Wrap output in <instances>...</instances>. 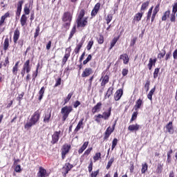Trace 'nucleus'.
Segmentation results:
<instances>
[{
  "mask_svg": "<svg viewBox=\"0 0 177 177\" xmlns=\"http://www.w3.org/2000/svg\"><path fill=\"white\" fill-rule=\"evenodd\" d=\"M39 118H41L39 111H35L30 120L25 124V129H30V128L34 127V125H37V123L39 121Z\"/></svg>",
  "mask_w": 177,
  "mask_h": 177,
  "instance_id": "f257e3e1",
  "label": "nucleus"
},
{
  "mask_svg": "<svg viewBox=\"0 0 177 177\" xmlns=\"http://www.w3.org/2000/svg\"><path fill=\"white\" fill-rule=\"evenodd\" d=\"M73 111V106H65L61 109V114L62 115V121H66L68 118L70 113Z\"/></svg>",
  "mask_w": 177,
  "mask_h": 177,
  "instance_id": "f03ea898",
  "label": "nucleus"
},
{
  "mask_svg": "<svg viewBox=\"0 0 177 177\" xmlns=\"http://www.w3.org/2000/svg\"><path fill=\"white\" fill-rule=\"evenodd\" d=\"M74 168V165L70 164V162L65 163L64 166L62 167V175L66 177L67 174Z\"/></svg>",
  "mask_w": 177,
  "mask_h": 177,
  "instance_id": "7ed1b4c3",
  "label": "nucleus"
},
{
  "mask_svg": "<svg viewBox=\"0 0 177 177\" xmlns=\"http://www.w3.org/2000/svg\"><path fill=\"white\" fill-rule=\"evenodd\" d=\"M70 149H71V146L68 145H64L62 149V158L64 160L66 158V154H68V151H70Z\"/></svg>",
  "mask_w": 177,
  "mask_h": 177,
  "instance_id": "20e7f679",
  "label": "nucleus"
},
{
  "mask_svg": "<svg viewBox=\"0 0 177 177\" xmlns=\"http://www.w3.org/2000/svg\"><path fill=\"white\" fill-rule=\"evenodd\" d=\"M77 27L84 28L85 26L88 24V17H85L84 19H77L76 20Z\"/></svg>",
  "mask_w": 177,
  "mask_h": 177,
  "instance_id": "39448f33",
  "label": "nucleus"
},
{
  "mask_svg": "<svg viewBox=\"0 0 177 177\" xmlns=\"http://www.w3.org/2000/svg\"><path fill=\"white\" fill-rule=\"evenodd\" d=\"M60 133H62V131H55L53 136H52V141L51 143L53 145H55L59 142V139L60 138Z\"/></svg>",
  "mask_w": 177,
  "mask_h": 177,
  "instance_id": "423d86ee",
  "label": "nucleus"
},
{
  "mask_svg": "<svg viewBox=\"0 0 177 177\" xmlns=\"http://www.w3.org/2000/svg\"><path fill=\"white\" fill-rule=\"evenodd\" d=\"M70 52H71V47H68L66 49L65 55L62 59L63 66H64V64H66L67 62V60H68V57H70Z\"/></svg>",
  "mask_w": 177,
  "mask_h": 177,
  "instance_id": "0eeeda50",
  "label": "nucleus"
},
{
  "mask_svg": "<svg viewBox=\"0 0 177 177\" xmlns=\"http://www.w3.org/2000/svg\"><path fill=\"white\" fill-rule=\"evenodd\" d=\"M37 176L38 177H48V176H49V173L46 172V169H44V167H40L39 168Z\"/></svg>",
  "mask_w": 177,
  "mask_h": 177,
  "instance_id": "6e6552de",
  "label": "nucleus"
},
{
  "mask_svg": "<svg viewBox=\"0 0 177 177\" xmlns=\"http://www.w3.org/2000/svg\"><path fill=\"white\" fill-rule=\"evenodd\" d=\"M25 71H26L27 74H29L31 71V65H30V59H28L24 64L23 68Z\"/></svg>",
  "mask_w": 177,
  "mask_h": 177,
  "instance_id": "1a4fd4ad",
  "label": "nucleus"
},
{
  "mask_svg": "<svg viewBox=\"0 0 177 177\" xmlns=\"http://www.w3.org/2000/svg\"><path fill=\"white\" fill-rule=\"evenodd\" d=\"M91 74H93V70L91 68H86L82 73V78H85L86 77H89Z\"/></svg>",
  "mask_w": 177,
  "mask_h": 177,
  "instance_id": "9d476101",
  "label": "nucleus"
},
{
  "mask_svg": "<svg viewBox=\"0 0 177 177\" xmlns=\"http://www.w3.org/2000/svg\"><path fill=\"white\" fill-rule=\"evenodd\" d=\"M166 132L169 133V135H174V126H172V122H169L165 127Z\"/></svg>",
  "mask_w": 177,
  "mask_h": 177,
  "instance_id": "9b49d317",
  "label": "nucleus"
},
{
  "mask_svg": "<svg viewBox=\"0 0 177 177\" xmlns=\"http://www.w3.org/2000/svg\"><path fill=\"white\" fill-rule=\"evenodd\" d=\"M139 128H140V125L138 124H130L128 127V131H130V132H137V131H139Z\"/></svg>",
  "mask_w": 177,
  "mask_h": 177,
  "instance_id": "f8f14e48",
  "label": "nucleus"
},
{
  "mask_svg": "<svg viewBox=\"0 0 177 177\" xmlns=\"http://www.w3.org/2000/svg\"><path fill=\"white\" fill-rule=\"evenodd\" d=\"M113 132H114V129H111L110 127H109L104 133V140L109 139V138H110V136L111 135V133H113Z\"/></svg>",
  "mask_w": 177,
  "mask_h": 177,
  "instance_id": "ddd939ff",
  "label": "nucleus"
},
{
  "mask_svg": "<svg viewBox=\"0 0 177 177\" xmlns=\"http://www.w3.org/2000/svg\"><path fill=\"white\" fill-rule=\"evenodd\" d=\"M100 109H102V102H97L95 106H93L91 111L93 114H95V113H99L100 111Z\"/></svg>",
  "mask_w": 177,
  "mask_h": 177,
  "instance_id": "4468645a",
  "label": "nucleus"
},
{
  "mask_svg": "<svg viewBox=\"0 0 177 177\" xmlns=\"http://www.w3.org/2000/svg\"><path fill=\"white\" fill-rule=\"evenodd\" d=\"M122 93H123L122 89L120 88L117 90V91L114 95V99L116 102L121 99V97L122 96Z\"/></svg>",
  "mask_w": 177,
  "mask_h": 177,
  "instance_id": "2eb2a0df",
  "label": "nucleus"
},
{
  "mask_svg": "<svg viewBox=\"0 0 177 177\" xmlns=\"http://www.w3.org/2000/svg\"><path fill=\"white\" fill-rule=\"evenodd\" d=\"M8 17H10V13H9V12H6L5 15L1 16L0 19V27H2V26H3V24L5 23V20H6Z\"/></svg>",
  "mask_w": 177,
  "mask_h": 177,
  "instance_id": "dca6fc26",
  "label": "nucleus"
},
{
  "mask_svg": "<svg viewBox=\"0 0 177 177\" xmlns=\"http://www.w3.org/2000/svg\"><path fill=\"white\" fill-rule=\"evenodd\" d=\"M19 38H20V30H19V29H16L14 31V36H13V41L15 44H17V41H19Z\"/></svg>",
  "mask_w": 177,
  "mask_h": 177,
  "instance_id": "f3484780",
  "label": "nucleus"
},
{
  "mask_svg": "<svg viewBox=\"0 0 177 177\" xmlns=\"http://www.w3.org/2000/svg\"><path fill=\"white\" fill-rule=\"evenodd\" d=\"M84 42H85V40H84V39H82L80 41V43L78 44H77V46L74 50L75 53H76V54L80 53V50L82 48V45H84Z\"/></svg>",
  "mask_w": 177,
  "mask_h": 177,
  "instance_id": "a211bd4d",
  "label": "nucleus"
},
{
  "mask_svg": "<svg viewBox=\"0 0 177 177\" xmlns=\"http://www.w3.org/2000/svg\"><path fill=\"white\" fill-rule=\"evenodd\" d=\"M72 19L71 13L67 12L64 14L62 20L63 21H71Z\"/></svg>",
  "mask_w": 177,
  "mask_h": 177,
  "instance_id": "6ab92c4d",
  "label": "nucleus"
},
{
  "mask_svg": "<svg viewBox=\"0 0 177 177\" xmlns=\"http://www.w3.org/2000/svg\"><path fill=\"white\" fill-rule=\"evenodd\" d=\"M84 118H82L78 122L77 127L75 129V132H78V131H80V129H81V128L83 129L84 128Z\"/></svg>",
  "mask_w": 177,
  "mask_h": 177,
  "instance_id": "aec40b11",
  "label": "nucleus"
},
{
  "mask_svg": "<svg viewBox=\"0 0 177 177\" xmlns=\"http://www.w3.org/2000/svg\"><path fill=\"white\" fill-rule=\"evenodd\" d=\"M110 115H111V108H109L108 111L103 112L102 115V118H104L105 120H109V118H110Z\"/></svg>",
  "mask_w": 177,
  "mask_h": 177,
  "instance_id": "412c9836",
  "label": "nucleus"
},
{
  "mask_svg": "<svg viewBox=\"0 0 177 177\" xmlns=\"http://www.w3.org/2000/svg\"><path fill=\"white\" fill-rule=\"evenodd\" d=\"M27 19H28V17H27V16H26V15H21V19H20V23H21V27H24V26H27Z\"/></svg>",
  "mask_w": 177,
  "mask_h": 177,
  "instance_id": "4be33fe9",
  "label": "nucleus"
},
{
  "mask_svg": "<svg viewBox=\"0 0 177 177\" xmlns=\"http://www.w3.org/2000/svg\"><path fill=\"white\" fill-rule=\"evenodd\" d=\"M50 117H52V114L50 113V112H46L44 114V122L45 124H48V122H49V121L50 120Z\"/></svg>",
  "mask_w": 177,
  "mask_h": 177,
  "instance_id": "5701e85b",
  "label": "nucleus"
},
{
  "mask_svg": "<svg viewBox=\"0 0 177 177\" xmlns=\"http://www.w3.org/2000/svg\"><path fill=\"white\" fill-rule=\"evenodd\" d=\"M143 15L144 12L136 14L133 18V21H140L142 20V17H143Z\"/></svg>",
  "mask_w": 177,
  "mask_h": 177,
  "instance_id": "b1692460",
  "label": "nucleus"
},
{
  "mask_svg": "<svg viewBox=\"0 0 177 177\" xmlns=\"http://www.w3.org/2000/svg\"><path fill=\"white\" fill-rule=\"evenodd\" d=\"M120 59L123 60L124 64H128L129 62V57H128V55L127 54H122L120 55Z\"/></svg>",
  "mask_w": 177,
  "mask_h": 177,
  "instance_id": "393cba45",
  "label": "nucleus"
},
{
  "mask_svg": "<svg viewBox=\"0 0 177 177\" xmlns=\"http://www.w3.org/2000/svg\"><path fill=\"white\" fill-rule=\"evenodd\" d=\"M164 170V165L158 163L156 167V174H162Z\"/></svg>",
  "mask_w": 177,
  "mask_h": 177,
  "instance_id": "a878e982",
  "label": "nucleus"
},
{
  "mask_svg": "<svg viewBox=\"0 0 177 177\" xmlns=\"http://www.w3.org/2000/svg\"><path fill=\"white\" fill-rule=\"evenodd\" d=\"M113 91H114V88L109 87L104 95V99H109L113 95Z\"/></svg>",
  "mask_w": 177,
  "mask_h": 177,
  "instance_id": "bb28decb",
  "label": "nucleus"
},
{
  "mask_svg": "<svg viewBox=\"0 0 177 177\" xmlns=\"http://www.w3.org/2000/svg\"><path fill=\"white\" fill-rule=\"evenodd\" d=\"M88 145H89V142H84L83 145L78 150L79 154H82V153H84V151L88 147Z\"/></svg>",
  "mask_w": 177,
  "mask_h": 177,
  "instance_id": "cd10ccee",
  "label": "nucleus"
},
{
  "mask_svg": "<svg viewBox=\"0 0 177 177\" xmlns=\"http://www.w3.org/2000/svg\"><path fill=\"white\" fill-rule=\"evenodd\" d=\"M149 3H150V1H146L142 4L141 8H140V12L142 13H143V12L145 13V10H146L147 9Z\"/></svg>",
  "mask_w": 177,
  "mask_h": 177,
  "instance_id": "c85d7f7f",
  "label": "nucleus"
},
{
  "mask_svg": "<svg viewBox=\"0 0 177 177\" xmlns=\"http://www.w3.org/2000/svg\"><path fill=\"white\" fill-rule=\"evenodd\" d=\"M156 62H157V59H149V62L148 64L149 70H151V68H153V65L156 64Z\"/></svg>",
  "mask_w": 177,
  "mask_h": 177,
  "instance_id": "c756f323",
  "label": "nucleus"
},
{
  "mask_svg": "<svg viewBox=\"0 0 177 177\" xmlns=\"http://www.w3.org/2000/svg\"><path fill=\"white\" fill-rule=\"evenodd\" d=\"M143 103V102L142 101V100L140 98L138 99L136 102V105L134 106L135 110H139V109H140V106H142V104Z\"/></svg>",
  "mask_w": 177,
  "mask_h": 177,
  "instance_id": "7c9ffc66",
  "label": "nucleus"
},
{
  "mask_svg": "<svg viewBox=\"0 0 177 177\" xmlns=\"http://www.w3.org/2000/svg\"><path fill=\"white\" fill-rule=\"evenodd\" d=\"M154 92H156V86H154L147 95V98L149 99V100H153V95L154 94Z\"/></svg>",
  "mask_w": 177,
  "mask_h": 177,
  "instance_id": "2f4dec72",
  "label": "nucleus"
},
{
  "mask_svg": "<svg viewBox=\"0 0 177 177\" xmlns=\"http://www.w3.org/2000/svg\"><path fill=\"white\" fill-rule=\"evenodd\" d=\"M44 93H45L44 86L41 87L39 91V100H42V98L44 97Z\"/></svg>",
  "mask_w": 177,
  "mask_h": 177,
  "instance_id": "473e14b6",
  "label": "nucleus"
},
{
  "mask_svg": "<svg viewBox=\"0 0 177 177\" xmlns=\"http://www.w3.org/2000/svg\"><path fill=\"white\" fill-rule=\"evenodd\" d=\"M169 15H171V11L167 10L164 12L163 16L162 17V21H165L168 17H169Z\"/></svg>",
  "mask_w": 177,
  "mask_h": 177,
  "instance_id": "72a5a7b5",
  "label": "nucleus"
},
{
  "mask_svg": "<svg viewBox=\"0 0 177 177\" xmlns=\"http://www.w3.org/2000/svg\"><path fill=\"white\" fill-rule=\"evenodd\" d=\"M109 82V75H106L101 82V86H106V84Z\"/></svg>",
  "mask_w": 177,
  "mask_h": 177,
  "instance_id": "f704fd0d",
  "label": "nucleus"
},
{
  "mask_svg": "<svg viewBox=\"0 0 177 177\" xmlns=\"http://www.w3.org/2000/svg\"><path fill=\"white\" fill-rule=\"evenodd\" d=\"M118 41V37H114L112 41H111V46L109 48V50H111L113 48H114L115 45L117 44V41Z\"/></svg>",
  "mask_w": 177,
  "mask_h": 177,
  "instance_id": "c9c22d12",
  "label": "nucleus"
},
{
  "mask_svg": "<svg viewBox=\"0 0 177 177\" xmlns=\"http://www.w3.org/2000/svg\"><path fill=\"white\" fill-rule=\"evenodd\" d=\"M148 168H149V166L147 165V163H142L141 174H146V171H147Z\"/></svg>",
  "mask_w": 177,
  "mask_h": 177,
  "instance_id": "e433bc0d",
  "label": "nucleus"
},
{
  "mask_svg": "<svg viewBox=\"0 0 177 177\" xmlns=\"http://www.w3.org/2000/svg\"><path fill=\"white\" fill-rule=\"evenodd\" d=\"M8 48H9V39L6 38L3 42V50H8Z\"/></svg>",
  "mask_w": 177,
  "mask_h": 177,
  "instance_id": "4c0bfd02",
  "label": "nucleus"
},
{
  "mask_svg": "<svg viewBox=\"0 0 177 177\" xmlns=\"http://www.w3.org/2000/svg\"><path fill=\"white\" fill-rule=\"evenodd\" d=\"M153 7L151 6L149 9V11L147 12V20L149 21L150 20V19H151V13H153Z\"/></svg>",
  "mask_w": 177,
  "mask_h": 177,
  "instance_id": "58836bf2",
  "label": "nucleus"
},
{
  "mask_svg": "<svg viewBox=\"0 0 177 177\" xmlns=\"http://www.w3.org/2000/svg\"><path fill=\"white\" fill-rule=\"evenodd\" d=\"M97 41L98 44H100V45H102V44H103V42H104V37H103V35H100L97 37Z\"/></svg>",
  "mask_w": 177,
  "mask_h": 177,
  "instance_id": "ea45409f",
  "label": "nucleus"
},
{
  "mask_svg": "<svg viewBox=\"0 0 177 177\" xmlns=\"http://www.w3.org/2000/svg\"><path fill=\"white\" fill-rule=\"evenodd\" d=\"M77 30V28L75 27V26H74L73 27V28L71 29V33L69 35V37L68 39H71L73 38V37L74 36V35L75 34V30Z\"/></svg>",
  "mask_w": 177,
  "mask_h": 177,
  "instance_id": "a19ab883",
  "label": "nucleus"
},
{
  "mask_svg": "<svg viewBox=\"0 0 177 177\" xmlns=\"http://www.w3.org/2000/svg\"><path fill=\"white\" fill-rule=\"evenodd\" d=\"M99 158H102V153L100 152L96 153L93 156L94 162L98 161Z\"/></svg>",
  "mask_w": 177,
  "mask_h": 177,
  "instance_id": "79ce46f5",
  "label": "nucleus"
},
{
  "mask_svg": "<svg viewBox=\"0 0 177 177\" xmlns=\"http://www.w3.org/2000/svg\"><path fill=\"white\" fill-rule=\"evenodd\" d=\"M113 162H114V158H111L109 160L106 169H110L111 165H113Z\"/></svg>",
  "mask_w": 177,
  "mask_h": 177,
  "instance_id": "37998d69",
  "label": "nucleus"
},
{
  "mask_svg": "<svg viewBox=\"0 0 177 177\" xmlns=\"http://www.w3.org/2000/svg\"><path fill=\"white\" fill-rule=\"evenodd\" d=\"M85 16V10L84 9L81 10L77 19H82Z\"/></svg>",
  "mask_w": 177,
  "mask_h": 177,
  "instance_id": "c03bdc74",
  "label": "nucleus"
},
{
  "mask_svg": "<svg viewBox=\"0 0 177 177\" xmlns=\"http://www.w3.org/2000/svg\"><path fill=\"white\" fill-rule=\"evenodd\" d=\"M92 46H93V40L91 39L86 46L87 50H91V49H92Z\"/></svg>",
  "mask_w": 177,
  "mask_h": 177,
  "instance_id": "a18cd8bd",
  "label": "nucleus"
},
{
  "mask_svg": "<svg viewBox=\"0 0 177 177\" xmlns=\"http://www.w3.org/2000/svg\"><path fill=\"white\" fill-rule=\"evenodd\" d=\"M117 143H118V139L114 138L112 141L111 150H114V149H115V146H117Z\"/></svg>",
  "mask_w": 177,
  "mask_h": 177,
  "instance_id": "49530a36",
  "label": "nucleus"
},
{
  "mask_svg": "<svg viewBox=\"0 0 177 177\" xmlns=\"http://www.w3.org/2000/svg\"><path fill=\"white\" fill-rule=\"evenodd\" d=\"M92 60V55H88L86 59L83 62V64H88Z\"/></svg>",
  "mask_w": 177,
  "mask_h": 177,
  "instance_id": "de8ad7c7",
  "label": "nucleus"
},
{
  "mask_svg": "<svg viewBox=\"0 0 177 177\" xmlns=\"http://www.w3.org/2000/svg\"><path fill=\"white\" fill-rule=\"evenodd\" d=\"M24 15H25V16L26 15H30V8H28V6H27V4H26L24 6Z\"/></svg>",
  "mask_w": 177,
  "mask_h": 177,
  "instance_id": "09e8293b",
  "label": "nucleus"
},
{
  "mask_svg": "<svg viewBox=\"0 0 177 177\" xmlns=\"http://www.w3.org/2000/svg\"><path fill=\"white\" fill-rule=\"evenodd\" d=\"M165 54H166L165 49L163 48V49L162 50V52L160 53L158 55V57L161 59H162V58L164 57V56H165Z\"/></svg>",
  "mask_w": 177,
  "mask_h": 177,
  "instance_id": "8fccbe9b",
  "label": "nucleus"
},
{
  "mask_svg": "<svg viewBox=\"0 0 177 177\" xmlns=\"http://www.w3.org/2000/svg\"><path fill=\"white\" fill-rule=\"evenodd\" d=\"M73 96V93H70L67 97L64 100V104H67L68 102L70 101V99H71V97Z\"/></svg>",
  "mask_w": 177,
  "mask_h": 177,
  "instance_id": "3c124183",
  "label": "nucleus"
},
{
  "mask_svg": "<svg viewBox=\"0 0 177 177\" xmlns=\"http://www.w3.org/2000/svg\"><path fill=\"white\" fill-rule=\"evenodd\" d=\"M158 73H160V68H156L153 72V78L156 80L158 77Z\"/></svg>",
  "mask_w": 177,
  "mask_h": 177,
  "instance_id": "603ef678",
  "label": "nucleus"
},
{
  "mask_svg": "<svg viewBox=\"0 0 177 177\" xmlns=\"http://www.w3.org/2000/svg\"><path fill=\"white\" fill-rule=\"evenodd\" d=\"M106 20V24L108 25L110 24V21L113 20V15L111 14L108 15Z\"/></svg>",
  "mask_w": 177,
  "mask_h": 177,
  "instance_id": "864d4df0",
  "label": "nucleus"
},
{
  "mask_svg": "<svg viewBox=\"0 0 177 177\" xmlns=\"http://www.w3.org/2000/svg\"><path fill=\"white\" fill-rule=\"evenodd\" d=\"M137 118H138V112H133L131 119L130 120V122L135 121V120H136Z\"/></svg>",
  "mask_w": 177,
  "mask_h": 177,
  "instance_id": "5fc2aeb1",
  "label": "nucleus"
},
{
  "mask_svg": "<svg viewBox=\"0 0 177 177\" xmlns=\"http://www.w3.org/2000/svg\"><path fill=\"white\" fill-rule=\"evenodd\" d=\"M23 3H24V1L21 0L17 3V9L21 10L22 9Z\"/></svg>",
  "mask_w": 177,
  "mask_h": 177,
  "instance_id": "6e6d98bb",
  "label": "nucleus"
},
{
  "mask_svg": "<svg viewBox=\"0 0 177 177\" xmlns=\"http://www.w3.org/2000/svg\"><path fill=\"white\" fill-rule=\"evenodd\" d=\"M99 172H100L99 169H97L95 171H92L91 175H90V177H96V176H97V175H99Z\"/></svg>",
  "mask_w": 177,
  "mask_h": 177,
  "instance_id": "4d7b16f0",
  "label": "nucleus"
},
{
  "mask_svg": "<svg viewBox=\"0 0 177 177\" xmlns=\"http://www.w3.org/2000/svg\"><path fill=\"white\" fill-rule=\"evenodd\" d=\"M158 12H160V4H157L155 8L153 9V13H155L157 15Z\"/></svg>",
  "mask_w": 177,
  "mask_h": 177,
  "instance_id": "13d9d810",
  "label": "nucleus"
},
{
  "mask_svg": "<svg viewBox=\"0 0 177 177\" xmlns=\"http://www.w3.org/2000/svg\"><path fill=\"white\" fill-rule=\"evenodd\" d=\"M145 88L146 89L147 92L150 89V82L147 80L145 84Z\"/></svg>",
  "mask_w": 177,
  "mask_h": 177,
  "instance_id": "bf43d9fd",
  "label": "nucleus"
},
{
  "mask_svg": "<svg viewBox=\"0 0 177 177\" xmlns=\"http://www.w3.org/2000/svg\"><path fill=\"white\" fill-rule=\"evenodd\" d=\"M15 172H18V173L21 172V166H20V165L15 166Z\"/></svg>",
  "mask_w": 177,
  "mask_h": 177,
  "instance_id": "052dcab7",
  "label": "nucleus"
},
{
  "mask_svg": "<svg viewBox=\"0 0 177 177\" xmlns=\"http://www.w3.org/2000/svg\"><path fill=\"white\" fill-rule=\"evenodd\" d=\"M128 73H129V71H128V69L123 68L122 71V75L123 77H125V76L128 75Z\"/></svg>",
  "mask_w": 177,
  "mask_h": 177,
  "instance_id": "680f3d73",
  "label": "nucleus"
},
{
  "mask_svg": "<svg viewBox=\"0 0 177 177\" xmlns=\"http://www.w3.org/2000/svg\"><path fill=\"white\" fill-rule=\"evenodd\" d=\"M171 154H172V149L167 152V162H171Z\"/></svg>",
  "mask_w": 177,
  "mask_h": 177,
  "instance_id": "e2e57ef3",
  "label": "nucleus"
},
{
  "mask_svg": "<svg viewBox=\"0 0 177 177\" xmlns=\"http://www.w3.org/2000/svg\"><path fill=\"white\" fill-rule=\"evenodd\" d=\"M138 39V38L136 37H133L130 42V46H133L135 45V44H136V40Z\"/></svg>",
  "mask_w": 177,
  "mask_h": 177,
  "instance_id": "0e129e2a",
  "label": "nucleus"
},
{
  "mask_svg": "<svg viewBox=\"0 0 177 177\" xmlns=\"http://www.w3.org/2000/svg\"><path fill=\"white\" fill-rule=\"evenodd\" d=\"M171 56H172V53L171 51L168 52L167 54H166V56H165V60H169V59H171Z\"/></svg>",
  "mask_w": 177,
  "mask_h": 177,
  "instance_id": "69168bd1",
  "label": "nucleus"
},
{
  "mask_svg": "<svg viewBox=\"0 0 177 177\" xmlns=\"http://www.w3.org/2000/svg\"><path fill=\"white\" fill-rule=\"evenodd\" d=\"M95 121L96 122H100V118H102V117H103L102 115V114H98L97 115H95Z\"/></svg>",
  "mask_w": 177,
  "mask_h": 177,
  "instance_id": "338daca9",
  "label": "nucleus"
},
{
  "mask_svg": "<svg viewBox=\"0 0 177 177\" xmlns=\"http://www.w3.org/2000/svg\"><path fill=\"white\" fill-rule=\"evenodd\" d=\"M39 35V26H37L35 32L34 38H37Z\"/></svg>",
  "mask_w": 177,
  "mask_h": 177,
  "instance_id": "774afa93",
  "label": "nucleus"
}]
</instances>
